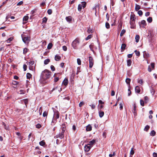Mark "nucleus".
<instances>
[{
    "label": "nucleus",
    "instance_id": "obj_16",
    "mask_svg": "<svg viewBox=\"0 0 157 157\" xmlns=\"http://www.w3.org/2000/svg\"><path fill=\"white\" fill-rule=\"evenodd\" d=\"M135 90L136 92L137 93H139L140 91V87L139 86H137L135 88Z\"/></svg>",
    "mask_w": 157,
    "mask_h": 157
},
{
    "label": "nucleus",
    "instance_id": "obj_49",
    "mask_svg": "<svg viewBox=\"0 0 157 157\" xmlns=\"http://www.w3.org/2000/svg\"><path fill=\"white\" fill-rule=\"evenodd\" d=\"M144 100L145 103H147L148 102V98L147 96H146L144 97Z\"/></svg>",
    "mask_w": 157,
    "mask_h": 157
},
{
    "label": "nucleus",
    "instance_id": "obj_64",
    "mask_svg": "<svg viewBox=\"0 0 157 157\" xmlns=\"http://www.w3.org/2000/svg\"><path fill=\"white\" fill-rule=\"evenodd\" d=\"M67 49V47L66 46L64 45L63 46V49L64 51H66Z\"/></svg>",
    "mask_w": 157,
    "mask_h": 157
},
{
    "label": "nucleus",
    "instance_id": "obj_37",
    "mask_svg": "<svg viewBox=\"0 0 157 157\" xmlns=\"http://www.w3.org/2000/svg\"><path fill=\"white\" fill-rule=\"evenodd\" d=\"M12 84L13 85H16L19 84V82L16 81H13Z\"/></svg>",
    "mask_w": 157,
    "mask_h": 157
},
{
    "label": "nucleus",
    "instance_id": "obj_5",
    "mask_svg": "<svg viewBox=\"0 0 157 157\" xmlns=\"http://www.w3.org/2000/svg\"><path fill=\"white\" fill-rule=\"evenodd\" d=\"M91 147V146L88 144L86 145L84 147V150L88 152L90 150Z\"/></svg>",
    "mask_w": 157,
    "mask_h": 157
},
{
    "label": "nucleus",
    "instance_id": "obj_12",
    "mask_svg": "<svg viewBox=\"0 0 157 157\" xmlns=\"http://www.w3.org/2000/svg\"><path fill=\"white\" fill-rule=\"evenodd\" d=\"M95 140H92L91 141H90L89 142V144H88L90 146H91V147H92V145L94 144L95 143Z\"/></svg>",
    "mask_w": 157,
    "mask_h": 157
},
{
    "label": "nucleus",
    "instance_id": "obj_1",
    "mask_svg": "<svg viewBox=\"0 0 157 157\" xmlns=\"http://www.w3.org/2000/svg\"><path fill=\"white\" fill-rule=\"evenodd\" d=\"M51 71L45 69L43 71L41 75V80L43 81L49 78L51 76Z\"/></svg>",
    "mask_w": 157,
    "mask_h": 157
},
{
    "label": "nucleus",
    "instance_id": "obj_54",
    "mask_svg": "<svg viewBox=\"0 0 157 157\" xmlns=\"http://www.w3.org/2000/svg\"><path fill=\"white\" fill-rule=\"evenodd\" d=\"M91 35H89L85 39L86 40H88L90 39L91 38Z\"/></svg>",
    "mask_w": 157,
    "mask_h": 157
},
{
    "label": "nucleus",
    "instance_id": "obj_51",
    "mask_svg": "<svg viewBox=\"0 0 157 157\" xmlns=\"http://www.w3.org/2000/svg\"><path fill=\"white\" fill-rule=\"evenodd\" d=\"M138 82L141 85L143 84V81L142 79H138Z\"/></svg>",
    "mask_w": 157,
    "mask_h": 157
},
{
    "label": "nucleus",
    "instance_id": "obj_13",
    "mask_svg": "<svg viewBox=\"0 0 157 157\" xmlns=\"http://www.w3.org/2000/svg\"><path fill=\"white\" fill-rule=\"evenodd\" d=\"M56 122H57L56 119L55 118H53L52 119V122H51V125H54L56 124Z\"/></svg>",
    "mask_w": 157,
    "mask_h": 157
},
{
    "label": "nucleus",
    "instance_id": "obj_62",
    "mask_svg": "<svg viewBox=\"0 0 157 157\" xmlns=\"http://www.w3.org/2000/svg\"><path fill=\"white\" fill-rule=\"evenodd\" d=\"M41 127V125L40 124H38L36 125V128H39Z\"/></svg>",
    "mask_w": 157,
    "mask_h": 157
},
{
    "label": "nucleus",
    "instance_id": "obj_30",
    "mask_svg": "<svg viewBox=\"0 0 157 157\" xmlns=\"http://www.w3.org/2000/svg\"><path fill=\"white\" fill-rule=\"evenodd\" d=\"M56 75V74H55L53 76L54 77V82H57L59 79V78L58 77H55V75Z\"/></svg>",
    "mask_w": 157,
    "mask_h": 157
},
{
    "label": "nucleus",
    "instance_id": "obj_29",
    "mask_svg": "<svg viewBox=\"0 0 157 157\" xmlns=\"http://www.w3.org/2000/svg\"><path fill=\"white\" fill-rule=\"evenodd\" d=\"M99 116L100 117H102L103 116L104 113L103 111H99Z\"/></svg>",
    "mask_w": 157,
    "mask_h": 157
},
{
    "label": "nucleus",
    "instance_id": "obj_18",
    "mask_svg": "<svg viewBox=\"0 0 157 157\" xmlns=\"http://www.w3.org/2000/svg\"><path fill=\"white\" fill-rule=\"evenodd\" d=\"M66 19L68 22H70L72 21V17L71 16L67 17Z\"/></svg>",
    "mask_w": 157,
    "mask_h": 157
},
{
    "label": "nucleus",
    "instance_id": "obj_58",
    "mask_svg": "<svg viewBox=\"0 0 157 157\" xmlns=\"http://www.w3.org/2000/svg\"><path fill=\"white\" fill-rule=\"evenodd\" d=\"M13 39V38H12L10 37L9 38H8V40H7V42L8 43H9V42H10V41H11Z\"/></svg>",
    "mask_w": 157,
    "mask_h": 157
},
{
    "label": "nucleus",
    "instance_id": "obj_63",
    "mask_svg": "<svg viewBox=\"0 0 157 157\" xmlns=\"http://www.w3.org/2000/svg\"><path fill=\"white\" fill-rule=\"evenodd\" d=\"M23 3V1H21L20 2H19L17 4V6H20L21 5H22Z\"/></svg>",
    "mask_w": 157,
    "mask_h": 157
},
{
    "label": "nucleus",
    "instance_id": "obj_44",
    "mask_svg": "<svg viewBox=\"0 0 157 157\" xmlns=\"http://www.w3.org/2000/svg\"><path fill=\"white\" fill-rule=\"evenodd\" d=\"M147 21L149 23H151L152 21V18L151 17H149L147 19Z\"/></svg>",
    "mask_w": 157,
    "mask_h": 157
},
{
    "label": "nucleus",
    "instance_id": "obj_57",
    "mask_svg": "<svg viewBox=\"0 0 157 157\" xmlns=\"http://www.w3.org/2000/svg\"><path fill=\"white\" fill-rule=\"evenodd\" d=\"M52 10L51 9H49L47 11V13L49 15L51 14L52 13Z\"/></svg>",
    "mask_w": 157,
    "mask_h": 157
},
{
    "label": "nucleus",
    "instance_id": "obj_39",
    "mask_svg": "<svg viewBox=\"0 0 157 157\" xmlns=\"http://www.w3.org/2000/svg\"><path fill=\"white\" fill-rule=\"evenodd\" d=\"M135 52L136 55V56H140V52L139 51H137L136 50H135L134 52Z\"/></svg>",
    "mask_w": 157,
    "mask_h": 157
},
{
    "label": "nucleus",
    "instance_id": "obj_35",
    "mask_svg": "<svg viewBox=\"0 0 157 157\" xmlns=\"http://www.w3.org/2000/svg\"><path fill=\"white\" fill-rule=\"evenodd\" d=\"M131 79L129 78H127L126 79L125 82L128 85H130Z\"/></svg>",
    "mask_w": 157,
    "mask_h": 157
},
{
    "label": "nucleus",
    "instance_id": "obj_47",
    "mask_svg": "<svg viewBox=\"0 0 157 157\" xmlns=\"http://www.w3.org/2000/svg\"><path fill=\"white\" fill-rule=\"evenodd\" d=\"M77 62L78 64V65H81V59H79L78 58L77 59Z\"/></svg>",
    "mask_w": 157,
    "mask_h": 157
},
{
    "label": "nucleus",
    "instance_id": "obj_25",
    "mask_svg": "<svg viewBox=\"0 0 157 157\" xmlns=\"http://www.w3.org/2000/svg\"><path fill=\"white\" fill-rule=\"evenodd\" d=\"M50 59H48L44 60V63L45 65L47 64L50 62Z\"/></svg>",
    "mask_w": 157,
    "mask_h": 157
},
{
    "label": "nucleus",
    "instance_id": "obj_15",
    "mask_svg": "<svg viewBox=\"0 0 157 157\" xmlns=\"http://www.w3.org/2000/svg\"><path fill=\"white\" fill-rule=\"evenodd\" d=\"M86 130L87 131H90L92 130L91 126L89 124L86 127Z\"/></svg>",
    "mask_w": 157,
    "mask_h": 157
},
{
    "label": "nucleus",
    "instance_id": "obj_11",
    "mask_svg": "<svg viewBox=\"0 0 157 157\" xmlns=\"http://www.w3.org/2000/svg\"><path fill=\"white\" fill-rule=\"evenodd\" d=\"M63 134L64 133H62L61 132L60 133H59L58 135L56 136V137L62 139L63 138Z\"/></svg>",
    "mask_w": 157,
    "mask_h": 157
},
{
    "label": "nucleus",
    "instance_id": "obj_6",
    "mask_svg": "<svg viewBox=\"0 0 157 157\" xmlns=\"http://www.w3.org/2000/svg\"><path fill=\"white\" fill-rule=\"evenodd\" d=\"M136 19L135 16L134 14H131L130 15V22L135 21Z\"/></svg>",
    "mask_w": 157,
    "mask_h": 157
},
{
    "label": "nucleus",
    "instance_id": "obj_4",
    "mask_svg": "<svg viewBox=\"0 0 157 157\" xmlns=\"http://www.w3.org/2000/svg\"><path fill=\"white\" fill-rule=\"evenodd\" d=\"M89 67L90 68H92L94 63L93 59L91 56H90L89 57Z\"/></svg>",
    "mask_w": 157,
    "mask_h": 157
},
{
    "label": "nucleus",
    "instance_id": "obj_2",
    "mask_svg": "<svg viewBox=\"0 0 157 157\" xmlns=\"http://www.w3.org/2000/svg\"><path fill=\"white\" fill-rule=\"evenodd\" d=\"M21 37L23 42L25 44H28L30 41L31 37L30 35L22 34Z\"/></svg>",
    "mask_w": 157,
    "mask_h": 157
},
{
    "label": "nucleus",
    "instance_id": "obj_8",
    "mask_svg": "<svg viewBox=\"0 0 157 157\" xmlns=\"http://www.w3.org/2000/svg\"><path fill=\"white\" fill-rule=\"evenodd\" d=\"M61 129H62V133H64L66 130V125L64 124H62L61 126Z\"/></svg>",
    "mask_w": 157,
    "mask_h": 157
},
{
    "label": "nucleus",
    "instance_id": "obj_53",
    "mask_svg": "<svg viewBox=\"0 0 157 157\" xmlns=\"http://www.w3.org/2000/svg\"><path fill=\"white\" fill-rule=\"evenodd\" d=\"M138 13L140 16H141L143 14V12L141 10H139L138 12Z\"/></svg>",
    "mask_w": 157,
    "mask_h": 157
},
{
    "label": "nucleus",
    "instance_id": "obj_41",
    "mask_svg": "<svg viewBox=\"0 0 157 157\" xmlns=\"http://www.w3.org/2000/svg\"><path fill=\"white\" fill-rule=\"evenodd\" d=\"M35 66H29V69L30 70L33 71L35 69Z\"/></svg>",
    "mask_w": 157,
    "mask_h": 157
},
{
    "label": "nucleus",
    "instance_id": "obj_24",
    "mask_svg": "<svg viewBox=\"0 0 157 157\" xmlns=\"http://www.w3.org/2000/svg\"><path fill=\"white\" fill-rule=\"evenodd\" d=\"M29 66H34L35 62L34 61H30L28 63Z\"/></svg>",
    "mask_w": 157,
    "mask_h": 157
},
{
    "label": "nucleus",
    "instance_id": "obj_60",
    "mask_svg": "<svg viewBox=\"0 0 157 157\" xmlns=\"http://www.w3.org/2000/svg\"><path fill=\"white\" fill-rule=\"evenodd\" d=\"M84 102L83 101L81 102L79 104V106L80 107H82V105H84Z\"/></svg>",
    "mask_w": 157,
    "mask_h": 157
},
{
    "label": "nucleus",
    "instance_id": "obj_3",
    "mask_svg": "<svg viewBox=\"0 0 157 157\" xmlns=\"http://www.w3.org/2000/svg\"><path fill=\"white\" fill-rule=\"evenodd\" d=\"M79 43V39L78 38H76L72 42V46L75 49H77V46Z\"/></svg>",
    "mask_w": 157,
    "mask_h": 157
},
{
    "label": "nucleus",
    "instance_id": "obj_48",
    "mask_svg": "<svg viewBox=\"0 0 157 157\" xmlns=\"http://www.w3.org/2000/svg\"><path fill=\"white\" fill-rule=\"evenodd\" d=\"M87 32L88 33H92L93 32V30L91 29L90 27H89L87 31Z\"/></svg>",
    "mask_w": 157,
    "mask_h": 157
},
{
    "label": "nucleus",
    "instance_id": "obj_33",
    "mask_svg": "<svg viewBox=\"0 0 157 157\" xmlns=\"http://www.w3.org/2000/svg\"><path fill=\"white\" fill-rule=\"evenodd\" d=\"M140 9V7L139 5H136L135 10L136 11H137Z\"/></svg>",
    "mask_w": 157,
    "mask_h": 157
},
{
    "label": "nucleus",
    "instance_id": "obj_10",
    "mask_svg": "<svg viewBox=\"0 0 157 157\" xmlns=\"http://www.w3.org/2000/svg\"><path fill=\"white\" fill-rule=\"evenodd\" d=\"M68 80L67 78H65L63 81L62 84L65 86H66L68 84Z\"/></svg>",
    "mask_w": 157,
    "mask_h": 157
},
{
    "label": "nucleus",
    "instance_id": "obj_52",
    "mask_svg": "<svg viewBox=\"0 0 157 157\" xmlns=\"http://www.w3.org/2000/svg\"><path fill=\"white\" fill-rule=\"evenodd\" d=\"M27 66L25 64H24L23 66V68L24 69V71H25L27 70Z\"/></svg>",
    "mask_w": 157,
    "mask_h": 157
},
{
    "label": "nucleus",
    "instance_id": "obj_19",
    "mask_svg": "<svg viewBox=\"0 0 157 157\" xmlns=\"http://www.w3.org/2000/svg\"><path fill=\"white\" fill-rule=\"evenodd\" d=\"M48 18L46 17H44L42 19V23H44V24L46 23L47 22V21L48 20Z\"/></svg>",
    "mask_w": 157,
    "mask_h": 157
},
{
    "label": "nucleus",
    "instance_id": "obj_46",
    "mask_svg": "<svg viewBox=\"0 0 157 157\" xmlns=\"http://www.w3.org/2000/svg\"><path fill=\"white\" fill-rule=\"evenodd\" d=\"M140 105L142 106H144V102L143 100H140Z\"/></svg>",
    "mask_w": 157,
    "mask_h": 157
},
{
    "label": "nucleus",
    "instance_id": "obj_7",
    "mask_svg": "<svg viewBox=\"0 0 157 157\" xmlns=\"http://www.w3.org/2000/svg\"><path fill=\"white\" fill-rule=\"evenodd\" d=\"M130 24L131 25V28L134 29L136 28L135 21L130 22Z\"/></svg>",
    "mask_w": 157,
    "mask_h": 157
},
{
    "label": "nucleus",
    "instance_id": "obj_59",
    "mask_svg": "<svg viewBox=\"0 0 157 157\" xmlns=\"http://www.w3.org/2000/svg\"><path fill=\"white\" fill-rule=\"evenodd\" d=\"M7 2V0H6L4 2H3L2 3V4L0 6V8H1L4 4L6 3Z\"/></svg>",
    "mask_w": 157,
    "mask_h": 157
},
{
    "label": "nucleus",
    "instance_id": "obj_23",
    "mask_svg": "<svg viewBox=\"0 0 157 157\" xmlns=\"http://www.w3.org/2000/svg\"><path fill=\"white\" fill-rule=\"evenodd\" d=\"M132 61L131 59H129L127 60V65L128 67L130 66L132 63Z\"/></svg>",
    "mask_w": 157,
    "mask_h": 157
},
{
    "label": "nucleus",
    "instance_id": "obj_17",
    "mask_svg": "<svg viewBox=\"0 0 157 157\" xmlns=\"http://www.w3.org/2000/svg\"><path fill=\"white\" fill-rule=\"evenodd\" d=\"M55 59L56 61H59L61 59V57L59 55H56L55 56Z\"/></svg>",
    "mask_w": 157,
    "mask_h": 157
},
{
    "label": "nucleus",
    "instance_id": "obj_32",
    "mask_svg": "<svg viewBox=\"0 0 157 157\" xmlns=\"http://www.w3.org/2000/svg\"><path fill=\"white\" fill-rule=\"evenodd\" d=\"M125 32L126 31L125 29L122 30L120 33V36H122L125 33Z\"/></svg>",
    "mask_w": 157,
    "mask_h": 157
},
{
    "label": "nucleus",
    "instance_id": "obj_14",
    "mask_svg": "<svg viewBox=\"0 0 157 157\" xmlns=\"http://www.w3.org/2000/svg\"><path fill=\"white\" fill-rule=\"evenodd\" d=\"M54 116L56 119H58L59 117V113L58 111L54 113Z\"/></svg>",
    "mask_w": 157,
    "mask_h": 157
},
{
    "label": "nucleus",
    "instance_id": "obj_21",
    "mask_svg": "<svg viewBox=\"0 0 157 157\" xmlns=\"http://www.w3.org/2000/svg\"><path fill=\"white\" fill-rule=\"evenodd\" d=\"M86 3L85 2H81V5L82 6V7L83 8H85L86 6Z\"/></svg>",
    "mask_w": 157,
    "mask_h": 157
},
{
    "label": "nucleus",
    "instance_id": "obj_61",
    "mask_svg": "<svg viewBox=\"0 0 157 157\" xmlns=\"http://www.w3.org/2000/svg\"><path fill=\"white\" fill-rule=\"evenodd\" d=\"M20 94H25V91L23 90H20Z\"/></svg>",
    "mask_w": 157,
    "mask_h": 157
},
{
    "label": "nucleus",
    "instance_id": "obj_43",
    "mask_svg": "<svg viewBox=\"0 0 157 157\" xmlns=\"http://www.w3.org/2000/svg\"><path fill=\"white\" fill-rule=\"evenodd\" d=\"M150 128V126L148 125H147L144 128V130L145 131H147Z\"/></svg>",
    "mask_w": 157,
    "mask_h": 157
},
{
    "label": "nucleus",
    "instance_id": "obj_45",
    "mask_svg": "<svg viewBox=\"0 0 157 157\" xmlns=\"http://www.w3.org/2000/svg\"><path fill=\"white\" fill-rule=\"evenodd\" d=\"M105 27L107 29H109L110 28V25L108 22L105 23Z\"/></svg>",
    "mask_w": 157,
    "mask_h": 157
},
{
    "label": "nucleus",
    "instance_id": "obj_34",
    "mask_svg": "<svg viewBox=\"0 0 157 157\" xmlns=\"http://www.w3.org/2000/svg\"><path fill=\"white\" fill-rule=\"evenodd\" d=\"M155 131L154 130H153L151 131V132L150 133V135L151 136H155Z\"/></svg>",
    "mask_w": 157,
    "mask_h": 157
},
{
    "label": "nucleus",
    "instance_id": "obj_22",
    "mask_svg": "<svg viewBox=\"0 0 157 157\" xmlns=\"http://www.w3.org/2000/svg\"><path fill=\"white\" fill-rule=\"evenodd\" d=\"M126 46L124 44H122L121 45V49L122 51H124L125 48Z\"/></svg>",
    "mask_w": 157,
    "mask_h": 157
},
{
    "label": "nucleus",
    "instance_id": "obj_20",
    "mask_svg": "<svg viewBox=\"0 0 157 157\" xmlns=\"http://www.w3.org/2000/svg\"><path fill=\"white\" fill-rule=\"evenodd\" d=\"M136 104H134L133 105V109L132 110V112L134 114V115H135L136 113Z\"/></svg>",
    "mask_w": 157,
    "mask_h": 157
},
{
    "label": "nucleus",
    "instance_id": "obj_40",
    "mask_svg": "<svg viewBox=\"0 0 157 157\" xmlns=\"http://www.w3.org/2000/svg\"><path fill=\"white\" fill-rule=\"evenodd\" d=\"M93 47L94 45L93 44H91L89 45V48L90 50L93 52H94V51L93 50Z\"/></svg>",
    "mask_w": 157,
    "mask_h": 157
},
{
    "label": "nucleus",
    "instance_id": "obj_31",
    "mask_svg": "<svg viewBox=\"0 0 157 157\" xmlns=\"http://www.w3.org/2000/svg\"><path fill=\"white\" fill-rule=\"evenodd\" d=\"M32 76V75L30 73H27L26 77L27 79H30L31 78Z\"/></svg>",
    "mask_w": 157,
    "mask_h": 157
},
{
    "label": "nucleus",
    "instance_id": "obj_38",
    "mask_svg": "<svg viewBox=\"0 0 157 157\" xmlns=\"http://www.w3.org/2000/svg\"><path fill=\"white\" fill-rule=\"evenodd\" d=\"M29 19V17L27 16H25L23 18V21H27Z\"/></svg>",
    "mask_w": 157,
    "mask_h": 157
},
{
    "label": "nucleus",
    "instance_id": "obj_9",
    "mask_svg": "<svg viewBox=\"0 0 157 157\" xmlns=\"http://www.w3.org/2000/svg\"><path fill=\"white\" fill-rule=\"evenodd\" d=\"M139 24L140 26H141V25H143V27H144V26L146 25V23L145 21L144 20H142L140 22H139Z\"/></svg>",
    "mask_w": 157,
    "mask_h": 157
},
{
    "label": "nucleus",
    "instance_id": "obj_26",
    "mask_svg": "<svg viewBox=\"0 0 157 157\" xmlns=\"http://www.w3.org/2000/svg\"><path fill=\"white\" fill-rule=\"evenodd\" d=\"M140 39V36L139 35H136L135 37L136 42L137 43L139 42Z\"/></svg>",
    "mask_w": 157,
    "mask_h": 157
},
{
    "label": "nucleus",
    "instance_id": "obj_42",
    "mask_svg": "<svg viewBox=\"0 0 157 157\" xmlns=\"http://www.w3.org/2000/svg\"><path fill=\"white\" fill-rule=\"evenodd\" d=\"M82 7L81 4H79L78 5V11H81Z\"/></svg>",
    "mask_w": 157,
    "mask_h": 157
},
{
    "label": "nucleus",
    "instance_id": "obj_50",
    "mask_svg": "<svg viewBox=\"0 0 157 157\" xmlns=\"http://www.w3.org/2000/svg\"><path fill=\"white\" fill-rule=\"evenodd\" d=\"M48 112L46 111H44L43 113V116L44 117H47L48 115Z\"/></svg>",
    "mask_w": 157,
    "mask_h": 157
},
{
    "label": "nucleus",
    "instance_id": "obj_56",
    "mask_svg": "<svg viewBox=\"0 0 157 157\" xmlns=\"http://www.w3.org/2000/svg\"><path fill=\"white\" fill-rule=\"evenodd\" d=\"M50 67L52 71H55V67L53 65H51L50 66Z\"/></svg>",
    "mask_w": 157,
    "mask_h": 157
},
{
    "label": "nucleus",
    "instance_id": "obj_28",
    "mask_svg": "<svg viewBox=\"0 0 157 157\" xmlns=\"http://www.w3.org/2000/svg\"><path fill=\"white\" fill-rule=\"evenodd\" d=\"M39 144L41 146H44L45 144V143L44 140H43L39 142Z\"/></svg>",
    "mask_w": 157,
    "mask_h": 157
},
{
    "label": "nucleus",
    "instance_id": "obj_36",
    "mask_svg": "<svg viewBox=\"0 0 157 157\" xmlns=\"http://www.w3.org/2000/svg\"><path fill=\"white\" fill-rule=\"evenodd\" d=\"M28 49L27 48H25L23 49V54L24 55H25L26 54L27 52H28Z\"/></svg>",
    "mask_w": 157,
    "mask_h": 157
},
{
    "label": "nucleus",
    "instance_id": "obj_55",
    "mask_svg": "<svg viewBox=\"0 0 157 157\" xmlns=\"http://www.w3.org/2000/svg\"><path fill=\"white\" fill-rule=\"evenodd\" d=\"M134 153V150H133V148H132L131 149V150L130 151V155H133Z\"/></svg>",
    "mask_w": 157,
    "mask_h": 157
},
{
    "label": "nucleus",
    "instance_id": "obj_27",
    "mask_svg": "<svg viewBox=\"0 0 157 157\" xmlns=\"http://www.w3.org/2000/svg\"><path fill=\"white\" fill-rule=\"evenodd\" d=\"M52 46H53V45L52 43H49L48 45V46L47 47V48L48 49H51L52 47Z\"/></svg>",
    "mask_w": 157,
    "mask_h": 157
}]
</instances>
